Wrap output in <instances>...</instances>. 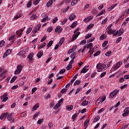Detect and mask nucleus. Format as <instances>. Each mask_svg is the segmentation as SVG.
<instances>
[{"instance_id":"obj_3","label":"nucleus","mask_w":129,"mask_h":129,"mask_svg":"<svg viewBox=\"0 0 129 129\" xmlns=\"http://www.w3.org/2000/svg\"><path fill=\"white\" fill-rule=\"evenodd\" d=\"M111 61L104 62L102 63L104 70H106L110 66Z\"/></svg>"},{"instance_id":"obj_52","label":"nucleus","mask_w":129,"mask_h":129,"mask_svg":"<svg viewBox=\"0 0 129 129\" xmlns=\"http://www.w3.org/2000/svg\"><path fill=\"white\" fill-rule=\"evenodd\" d=\"M110 55H111V51H108L105 53V56L107 57H109Z\"/></svg>"},{"instance_id":"obj_44","label":"nucleus","mask_w":129,"mask_h":129,"mask_svg":"<svg viewBox=\"0 0 129 129\" xmlns=\"http://www.w3.org/2000/svg\"><path fill=\"white\" fill-rule=\"evenodd\" d=\"M67 21H68V19H67V18L64 19L61 22L60 25H61L62 26H63V25H65V24H66V22H67Z\"/></svg>"},{"instance_id":"obj_6","label":"nucleus","mask_w":129,"mask_h":129,"mask_svg":"<svg viewBox=\"0 0 129 129\" xmlns=\"http://www.w3.org/2000/svg\"><path fill=\"white\" fill-rule=\"evenodd\" d=\"M62 30L63 28L61 29V26L58 25L55 28L54 32L55 33H57V32H58V34H60V33L62 32Z\"/></svg>"},{"instance_id":"obj_58","label":"nucleus","mask_w":129,"mask_h":129,"mask_svg":"<svg viewBox=\"0 0 129 129\" xmlns=\"http://www.w3.org/2000/svg\"><path fill=\"white\" fill-rule=\"evenodd\" d=\"M106 22H107V18H106L105 19H104L102 22H101V25H104L105 24V23H106Z\"/></svg>"},{"instance_id":"obj_1","label":"nucleus","mask_w":129,"mask_h":129,"mask_svg":"<svg viewBox=\"0 0 129 129\" xmlns=\"http://www.w3.org/2000/svg\"><path fill=\"white\" fill-rule=\"evenodd\" d=\"M96 68L97 69L98 72H101L102 70H104V67H103V64L101 63H99L96 66Z\"/></svg>"},{"instance_id":"obj_24","label":"nucleus","mask_w":129,"mask_h":129,"mask_svg":"<svg viewBox=\"0 0 129 129\" xmlns=\"http://www.w3.org/2000/svg\"><path fill=\"white\" fill-rule=\"evenodd\" d=\"M36 19H37V16H36V14H32L30 17V20H31V21H34V20H36Z\"/></svg>"},{"instance_id":"obj_53","label":"nucleus","mask_w":129,"mask_h":129,"mask_svg":"<svg viewBox=\"0 0 129 129\" xmlns=\"http://www.w3.org/2000/svg\"><path fill=\"white\" fill-rule=\"evenodd\" d=\"M86 44V39H84L83 40H82L80 43V45H84Z\"/></svg>"},{"instance_id":"obj_47","label":"nucleus","mask_w":129,"mask_h":129,"mask_svg":"<svg viewBox=\"0 0 129 129\" xmlns=\"http://www.w3.org/2000/svg\"><path fill=\"white\" fill-rule=\"evenodd\" d=\"M92 36V34L91 33L88 34L86 35L85 39H89V38H91Z\"/></svg>"},{"instance_id":"obj_27","label":"nucleus","mask_w":129,"mask_h":129,"mask_svg":"<svg viewBox=\"0 0 129 129\" xmlns=\"http://www.w3.org/2000/svg\"><path fill=\"white\" fill-rule=\"evenodd\" d=\"M15 35H13L12 36H11V37H10L9 38V41H12L11 42L12 43H14V42L15 41Z\"/></svg>"},{"instance_id":"obj_26","label":"nucleus","mask_w":129,"mask_h":129,"mask_svg":"<svg viewBox=\"0 0 129 129\" xmlns=\"http://www.w3.org/2000/svg\"><path fill=\"white\" fill-rule=\"evenodd\" d=\"M81 105H82V106H86V105H88V101H87V100L84 101L81 103Z\"/></svg>"},{"instance_id":"obj_51","label":"nucleus","mask_w":129,"mask_h":129,"mask_svg":"<svg viewBox=\"0 0 129 129\" xmlns=\"http://www.w3.org/2000/svg\"><path fill=\"white\" fill-rule=\"evenodd\" d=\"M100 119V117L99 116H96L94 118V122H96V121L99 120Z\"/></svg>"},{"instance_id":"obj_41","label":"nucleus","mask_w":129,"mask_h":129,"mask_svg":"<svg viewBox=\"0 0 129 129\" xmlns=\"http://www.w3.org/2000/svg\"><path fill=\"white\" fill-rule=\"evenodd\" d=\"M78 0H73L72 2V6H75V5H77V3Z\"/></svg>"},{"instance_id":"obj_40","label":"nucleus","mask_w":129,"mask_h":129,"mask_svg":"<svg viewBox=\"0 0 129 129\" xmlns=\"http://www.w3.org/2000/svg\"><path fill=\"white\" fill-rule=\"evenodd\" d=\"M124 30L123 28H121L119 31V34L118 36H121L122 34H123Z\"/></svg>"},{"instance_id":"obj_36","label":"nucleus","mask_w":129,"mask_h":129,"mask_svg":"<svg viewBox=\"0 0 129 129\" xmlns=\"http://www.w3.org/2000/svg\"><path fill=\"white\" fill-rule=\"evenodd\" d=\"M52 4H53L52 1L50 0L46 4V6L48 8H49V7H50V6H52Z\"/></svg>"},{"instance_id":"obj_8","label":"nucleus","mask_w":129,"mask_h":129,"mask_svg":"<svg viewBox=\"0 0 129 129\" xmlns=\"http://www.w3.org/2000/svg\"><path fill=\"white\" fill-rule=\"evenodd\" d=\"M116 31V30L115 29H109L107 30V33L108 34V35H112V34H114V33H115Z\"/></svg>"},{"instance_id":"obj_7","label":"nucleus","mask_w":129,"mask_h":129,"mask_svg":"<svg viewBox=\"0 0 129 129\" xmlns=\"http://www.w3.org/2000/svg\"><path fill=\"white\" fill-rule=\"evenodd\" d=\"M129 108L126 107L124 110V113L122 114V116H127L129 113Z\"/></svg>"},{"instance_id":"obj_12","label":"nucleus","mask_w":129,"mask_h":129,"mask_svg":"<svg viewBox=\"0 0 129 129\" xmlns=\"http://www.w3.org/2000/svg\"><path fill=\"white\" fill-rule=\"evenodd\" d=\"M21 17H23V14H22V13H19L15 15L14 19H15V20H18V19H20Z\"/></svg>"},{"instance_id":"obj_33","label":"nucleus","mask_w":129,"mask_h":129,"mask_svg":"<svg viewBox=\"0 0 129 129\" xmlns=\"http://www.w3.org/2000/svg\"><path fill=\"white\" fill-rule=\"evenodd\" d=\"M94 27V24H90L87 27V30H90V29H92Z\"/></svg>"},{"instance_id":"obj_16","label":"nucleus","mask_w":129,"mask_h":129,"mask_svg":"<svg viewBox=\"0 0 129 129\" xmlns=\"http://www.w3.org/2000/svg\"><path fill=\"white\" fill-rule=\"evenodd\" d=\"M91 19H92V17L89 16L84 20V22H85V23H89V22L91 21Z\"/></svg>"},{"instance_id":"obj_23","label":"nucleus","mask_w":129,"mask_h":129,"mask_svg":"<svg viewBox=\"0 0 129 129\" xmlns=\"http://www.w3.org/2000/svg\"><path fill=\"white\" fill-rule=\"evenodd\" d=\"M8 115V113H3L2 114V115L0 116V119L3 120L4 119V117L5 116H7Z\"/></svg>"},{"instance_id":"obj_22","label":"nucleus","mask_w":129,"mask_h":129,"mask_svg":"<svg viewBox=\"0 0 129 129\" xmlns=\"http://www.w3.org/2000/svg\"><path fill=\"white\" fill-rule=\"evenodd\" d=\"M75 49H76V46L72 47L69 50H68V53L71 54V53H73V50H75Z\"/></svg>"},{"instance_id":"obj_31","label":"nucleus","mask_w":129,"mask_h":129,"mask_svg":"<svg viewBox=\"0 0 129 129\" xmlns=\"http://www.w3.org/2000/svg\"><path fill=\"white\" fill-rule=\"evenodd\" d=\"M77 25V22H74L71 25V28H72V29H73V28H75V27H76Z\"/></svg>"},{"instance_id":"obj_63","label":"nucleus","mask_w":129,"mask_h":129,"mask_svg":"<svg viewBox=\"0 0 129 129\" xmlns=\"http://www.w3.org/2000/svg\"><path fill=\"white\" fill-rule=\"evenodd\" d=\"M124 78L123 77H121L119 79V82L122 83L123 82V81H124Z\"/></svg>"},{"instance_id":"obj_54","label":"nucleus","mask_w":129,"mask_h":129,"mask_svg":"<svg viewBox=\"0 0 129 129\" xmlns=\"http://www.w3.org/2000/svg\"><path fill=\"white\" fill-rule=\"evenodd\" d=\"M121 39H122L121 37H119V38H118L116 41V44H118V43H119V42L121 41Z\"/></svg>"},{"instance_id":"obj_21","label":"nucleus","mask_w":129,"mask_h":129,"mask_svg":"<svg viewBox=\"0 0 129 129\" xmlns=\"http://www.w3.org/2000/svg\"><path fill=\"white\" fill-rule=\"evenodd\" d=\"M88 71V69H87V68H86V67H84L83 69L82 70V71L80 72L81 74L82 73H86V72H87V71Z\"/></svg>"},{"instance_id":"obj_45","label":"nucleus","mask_w":129,"mask_h":129,"mask_svg":"<svg viewBox=\"0 0 129 129\" xmlns=\"http://www.w3.org/2000/svg\"><path fill=\"white\" fill-rule=\"evenodd\" d=\"M89 123V118H88L87 119H86V121L85 122V123H84V126H87V125H88V124Z\"/></svg>"},{"instance_id":"obj_57","label":"nucleus","mask_w":129,"mask_h":129,"mask_svg":"<svg viewBox=\"0 0 129 129\" xmlns=\"http://www.w3.org/2000/svg\"><path fill=\"white\" fill-rule=\"evenodd\" d=\"M32 94H34L36 91H37V88L35 87L32 89Z\"/></svg>"},{"instance_id":"obj_64","label":"nucleus","mask_w":129,"mask_h":129,"mask_svg":"<svg viewBox=\"0 0 129 129\" xmlns=\"http://www.w3.org/2000/svg\"><path fill=\"white\" fill-rule=\"evenodd\" d=\"M124 79H129V75H126L124 76Z\"/></svg>"},{"instance_id":"obj_50","label":"nucleus","mask_w":129,"mask_h":129,"mask_svg":"<svg viewBox=\"0 0 129 129\" xmlns=\"http://www.w3.org/2000/svg\"><path fill=\"white\" fill-rule=\"evenodd\" d=\"M107 44H108V41H104L103 43H102V47H104L106 46V45H107Z\"/></svg>"},{"instance_id":"obj_42","label":"nucleus","mask_w":129,"mask_h":129,"mask_svg":"<svg viewBox=\"0 0 129 129\" xmlns=\"http://www.w3.org/2000/svg\"><path fill=\"white\" fill-rule=\"evenodd\" d=\"M32 30H33V28L32 27H29V28H28L27 31H26V34H30V33H31V32H32Z\"/></svg>"},{"instance_id":"obj_38","label":"nucleus","mask_w":129,"mask_h":129,"mask_svg":"<svg viewBox=\"0 0 129 129\" xmlns=\"http://www.w3.org/2000/svg\"><path fill=\"white\" fill-rule=\"evenodd\" d=\"M17 70H20V72H22L23 69V66L21 65H18L17 68Z\"/></svg>"},{"instance_id":"obj_13","label":"nucleus","mask_w":129,"mask_h":129,"mask_svg":"<svg viewBox=\"0 0 129 129\" xmlns=\"http://www.w3.org/2000/svg\"><path fill=\"white\" fill-rule=\"evenodd\" d=\"M34 56V53H30L27 56V58L29 59V62H32L33 61V57Z\"/></svg>"},{"instance_id":"obj_14","label":"nucleus","mask_w":129,"mask_h":129,"mask_svg":"<svg viewBox=\"0 0 129 129\" xmlns=\"http://www.w3.org/2000/svg\"><path fill=\"white\" fill-rule=\"evenodd\" d=\"M76 18V15H75L73 13L69 17V20L71 21H73Z\"/></svg>"},{"instance_id":"obj_30","label":"nucleus","mask_w":129,"mask_h":129,"mask_svg":"<svg viewBox=\"0 0 129 129\" xmlns=\"http://www.w3.org/2000/svg\"><path fill=\"white\" fill-rule=\"evenodd\" d=\"M67 109L68 110V111H70L71 110H72L73 109V105L68 106L67 107Z\"/></svg>"},{"instance_id":"obj_15","label":"nucleus","mask_w":129,"mask_h":129,"mask_svg":"<svg viewBox=\"0 0 129 129\" xmlns=\"http://www.w3.org/2000/svg\"><path fill=\"white\" fill-rule=\"evenodd\" d=\"M13 114V113H8L7 116V119L9 121H11L13 119V116L12 115Z\"/></svg>"},{"instance_id":"obj_56","label":"nucleus","mask_w":129,"mask_h":129,"mask_svg":"<svg viewBox=\"0 0 129 129\" xmlns=\"http://www.w3.org/2000/svg\"><path fill=\"white\" fill-rule=\"evenodd\" d=\"M67 91V89H65V88H63L62 89L60 92L61 93H62V94H64V93H65V92H66Z\"/></svg>"},{"instance_id":"obj_46","label":"nucleus","mask_w":129,"mask_h":129,"mask_svg":"<svg viewBox=\"0 0 129 129\" xmlns=\"http://www.w3.org/2000/svg\"><path fill=\"white\" fill-rule=\"evenodd\" d=\"M60 106H61V104L57 103L54 107V109H57V108H59Z\"/></svg>"},{"instance_id":"obj_32","label":"nucleus","mask_w":129,"mask_h":129,"mask_svg":"<svg viewBox=\"0 0 129 129\" xmlns=\"http://www.w3.org/2000/svg\"><path fill=\"white\" fill-rule=\"evenodd\" d=\"M53 44V40H50L47 44V49H48V48H50V47L51 46H52V45Z\"/></svg>"},{"instance_id":"obj_9","label":"nucleus","mask_w":129,"mask_h":129,"mask_svg":"<svg viewBox=\"0 0 129 129\" xmlns=\"http://www.w3.org/2000/svg\"><path fill=\"white\" fill-rule=\"evenodd\" d=\"M11 53H12V50L10 49H7L3 55V58H5V57H7V56H8V55H10Z\"/></svg>"},{"instance_id":"obj_18","label":"nucleus","mask_w":129,"mask_h":129,"mask_svg":"<svg viewBox=\"0 0 129 129\" xmlns=\"http://www.w3.org/2000/svg\"><path fill=\"white\" fill-rule=\"evenodd\" d=\"M6 72L5 71L4 69H3V68L0 69V74H1L0 76L1 77H3V76L5 75V74L6 73Z\"/></svg>"},{"instance_id":"obj_62","label":"nucleus","mask_w":129,"mask_h":129,"mask_svg":"<svg viewBox=\"0 0 129 129\" xmlns=\"http://www.w3.org/2000/svg\"><path fill=\"white\" fill-rule=\"evenodd\" d=\"M46 46V43L44 42L39 47V49H42L43 47Z\"/></svg>"},{"instance_id":"obj_35","label":"nucleus","mask_w":129,"mask_h":129,"mask_svg":"<svg viewBox=\"0 0 129 129\" xmlns=\"http://www.w3.org/2000/svg\"><path fill=\"white\" fill-rule=\"evenodd\" d=\"M105 13V10H103L101 12H100L98 15H97L96 17H99V16H102V15H103V14Z\"/></svg>"},{"instance_id":"obj_43","label":"nucleus","mask_w":129,"mask_h":129,"mask_svg":"<svg viewBox=\"0 0 129 129\" xmlns=\"http://www.w3.org/2000/svg\"><path fill=\"white\" fill-rule=\"evenodd\" d=\"M100 53H101V51H100V50L97 51L96 52H95L94 54V56L96 57V56H98V55H100Z\"/></svg>"},{"instance_id":"obj_19","label":"nucleus","mask_w":129,"mask_h":129,"mask_svg":"<svg viewBox=\"0 0 129 129\" xmlns=\"http://www.w3.org/2000/svg\"><path fill=\"white\" fill-rule=\"evenodd\" d=\"M86 48L87 49H88V48H91L89 51V52H90V51H91V48H92V46H93V44L92 43H90L89 44H86Z\"/></svg>"},{"instance_id":"obj_34","label":"nucleus","mask_w":129,"mask_h":129,"mask_svg":"<svg viewBox=\"0 0 129 129\" xmlns=\"http://www.w3.org/2000/svg\"><path fill=\"white\" fill-rule=\"evenodd\" d=\"M80 83H81V82L80 81V80H76V81L75 82V83H74V85L75 86H76V85H78V84H80Z\"/></svg>"},{"instance_id":"obj_20","label":"nucleus","mask_w":129,"mask_h":129,"mask_svg":"<svg viewBox=\"0 0 129 129\" xmlns=\"http://www.w3.org/2000/svg\"><path fill=\"white\" fill-rule=\"evenodd\" d=\"M76 51H74L73 53H72V54L71 55V58L73 60H75V57L76 56Z\"/></svg>"},{"instance_id":"obj_37","label":"nucleus","mask_w":129,"mask_h":129,"mask_svg":"<svg viewBox=\"0 0 129 129\" xmlns=\"http://www.w3.org/2000/svg\"><path fill=\"white\" fill-rule=\"evenodd\" d=\"M77 79V76H75L71 81V84H73L75 80Z\"/></svg>"},{"instance_id":"obj_25","label":"nucleus","mask_w":129,"mask_h":129,"mask_svg":"<svg viewBox=\"0 0 129 129\" xmlns=\"http://www.w3.org/2000/svg\"><path fill=\"white\" fill-rule=\"evenodd\" d=\"M64 41H65V38L62 37L58 43V45H59V46H61L62 44H63Z\"/></svg>"},{"instance_id":"obj_28","label":"nucleus","mask_w":129,"mask_h":129,"mask_svg":"<svg viewBox=\"0 0 129 129\" xmlns=\"http://www.w3.org/2000/svg\"><path fill=\"white\" fill-rule=\"evenodd\" d=\"M17 78H18V77L17 76L13 77L10 81V83H13V82H15V81H16V80H17Z\"/></svg>"},{"instance_id":"obj_11","label":"nucleus","mask_w":129,"mask_h":129,"mask_svg":"<svg viewBox=\"0 0 129 129\" xmlns=\"http://www.w3.org/2000/svg\"><path fill=\"white\" fill-rule=\"evenodd\" d=\"M3 102H5L7 101L9 99V97H8V93H5V94L3 96Z\"/></svg>"},{"instance_id":"obj_55","label":"nucleus","mask_w":129,"mask_h":129,"mask_svg":"<svg viewBox=\"0 0 129 129\" xmlns=\"http://www.w3.org/2000/svg\"><path fill=\"white\" fill-rule=\"evenodd\" d=\"M43 120H44V119H43V118L40 119L39 120H38L37 121L38 124H41L42 123V122H43Z\"/></svg>"},{"instance_id":"obj_4","label":"nucleus","mask_w":129,"mask_h":129,"mask_svg":"<svg viewBox=\"0 0 129 129\" xmlns=\"http://www.w3.org/2000/svg\"><path fill=\"white\" fill-rule=\"evenodd\" d=\"M79 35H80V32H78L77 33H75L71 39V41L74 42V41H75L77 39Z\"/></svg>"},{"instance_id":"obj_5","label":"nucleus","mask_w":129,"mask_h":129,"mask_svg":"<svg viewBox=\"0 0 129 129\" xmlns=\"http://www.w3.org/2000/svg\"><path fill=\"white\" fill-rule=\"evenodd\" d=\"M41 24H38L36 26L34 30L32 31L33 34H36L38 32V31L40 30V29H41Z\"/></svg>"},{"instance_id":"obj_39","label":"nucleus","mask_w":129,"mask_h":129,"mask_svg":"<svg viewBox=\"0 0 129 129\" xmlns=\"http://www.w3.org/2000/svg\"><path fill=\"white\" fill-rule=\"evenodd\" d=\"M42 56H43V52L40 51L37 54V57L38 58V59H40V58H41V57H42Z\"/></svg>"},{"instance_id":"obj_48","label":"nucleus","mask_w":129,"mask_h":129,"mask_svg":"<svg viewBox=\"0 0 129 129\" xmlns=\"http://www.w3.org/2000/svg\"><path fill=\"white\" fill-rule=\"evenodd\" d=\"M53 31V28L52 27H48V29H47V31L48 33H51Z\"/></svg>"},{"instance_id":"obj_49","label":"nucleus","mask_w":129,"mask_h":129,"mask_svg":"<svg viewBox=\"0 0 129 129\" xmlns=\"http://www.w3.org/2000/svg\"><path fill=\"white\" fill-rule=\"evenodd\" d=\"M64 72H66V70H65V69H62L59 71L58 73L59 74H64Z\"/></svg>"},{"instance_id":"obj_60","label":"nucleus","mask_w":129,"mask_h":129,"mask_svg":"<svg viewBox=\"0 0 129 129\" xmlns=\"http://www.w3.org/2000/svg\"><path fill=\"white\" fill-rule=\"evenodd\" d=\"M72 68V64H69V66L67 67V70L69 71Z\"/></svg>"},{"instance_id":"obj_17","label":"nucleus","mask_w":129,"mask_h":129,"mask_svg":"<svg viewBox=\"0 0 129 129\" xmlns=\"http://www.w3.org/2000/svg\"><path fill=\"white\" fill-rule=\"evenodd\" d=\"M39 106H40V104L39 103L36 104L32 108V111H34V110H37V109L39 108Z\"/></svg>"},{"instance_id":"obj_29","label":"nucleus","mask_w":129,"mask_h":129,"mask_svg":"<svg viewBox=\"0 0 129 129\" xmlns=\"http://www.w3.org/2000/svg\"><path fill=\"white\" fill-rule=\"evenodd\" d=\"M19 54L20 56H22V57H24L25 55H26V51L24 50H22L19 52Z\"/></svg>"},{"instance_id":"obj_61","label":"nucleus","mask_w":129,"mask_h":129,"mask_svg":"<svg viewBox=\"0 0 129 129\" xmlns=\"http://www.w3.org/2000/svg\"><path fill=\"white\" fill-rule=\"evenodd\" d=\"M40 113H39V112H36L35 114H34V116H33V119H35V118H36V117H37V116H39V114Z\"/></svg>"},{"instance_id":"obj_59","label":"nucleus","mask_w":129,"mask_h":129,"mask_svg":"<svg viewBox=\"0 0 129 129\" xmlns=\"http://www.w3.org/2000/svg\"><path fill=\"white\" fill-rule=\"evenodd\" d=\"M4 45H5V41L2 40L0 42V47H1V48H2V47H3V46H4Z\"/></svg>"},{"instance_id":"obj_2","label":"nucleus","mask_w":129,"mask_h":129,"mask_svg":"<svg viewBox=\"0 0 129 129\" xmlns=\"http://www.w3.org/2000/svg\"><path fill=\"white\" fill-rule=\"evenodd\" d=\"M121 65H122V62L119 61L116 63V65L113 66L111 68V70H114V69H118L120 67Z\"/></svg>"},{"instance_id":"obj_10","label":"nucleus","mask_w":129,"mask_h":129,"mask_svg":"<svg viewBox=\"0 0 129 129\" xmlns=\"http://www.w3.org/2000/svg\"><path fill=\"white\" fill-rule=\"evenodd\" d=\"M23 32H24V29H21L19 30H17L16 31V34L17 35L18 37H21V35H22V33H23Z\"/></svg>"}]
</instances>
